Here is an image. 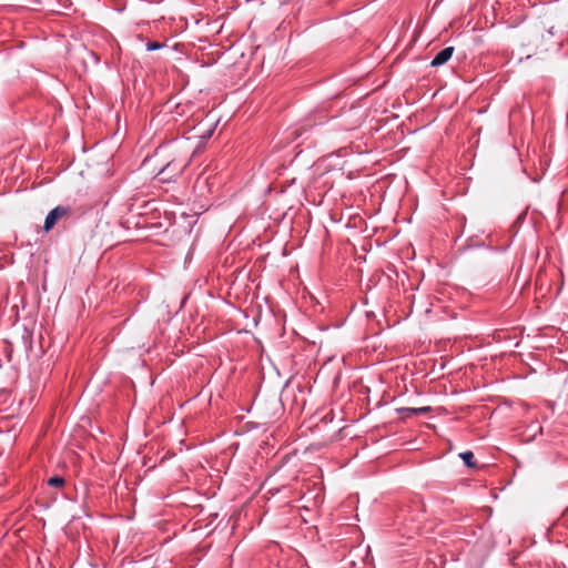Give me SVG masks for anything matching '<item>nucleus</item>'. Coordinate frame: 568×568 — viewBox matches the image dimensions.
Masks as SVG:
<instances>
[{"label":"nucleus","mask_w":568,"mask_h":568,"mask_svg":"<svg viewBox=\"0 0 568 568\" xmlns=\"http://www.w3.org/2000/svg\"><path fill=\"white\" fill-rule=\"evenodd\" d=\"M70 213H71V209L69 206H62V205L55 206L53 210H51L48 213V215L44 220V225H43L44 231L45 232L50 231L60 219L69 215Z\"/></svg>","instance_id":"obj_1"},{"label":"nucleus","mask_w":568,"mask_h":568,"mask_svg":"<svg viewBox=\"0 0 568 568\" xmlns=\"http://www.w3.org/2000/svg\"><path fill=\"white\" fill-rule=\"evenodd\" d=\"M183 166L181 164H176L175 162H169L160 172L159 175H163L161 178L162 181H166L174 176H178L182 172Z\"/></svg>","instance_id":"obj_2"},{"label":"nucleus","mask_w":568,"mask_h":568,"mask_svg":"<svg viewBox=\"0 0 568 568\" xmlns=\"http://www.w3.org/2000/svg\"><path fill=\"white\" fill-rule=\"evenodd\" d=\"M454 48L453 47H446L443 50H440L432 60L430 65L432 67H440L445 64L453 55Z\"/></svg>","instance_id":"obj_3"},{"label":"nucleus","mask_w":568,"mask_h":568,"mask_svg":"<svg viewBox=\"0 0 568 568\" xmlns=\"http://www.w3.org/2000/svg\"><path fill=\"white\" fill-rule=\"evenodd\" d=\"M459 456L467 467L475 466V462H474L475 456H474L473 452L466 450V452L460 453Z\"/></svg>","instance_id":"obj_4"},{"label":"nucleus","mask_w":568,"mask_h":568,"mask_svg":"<svg viewBox=\"0 0 568 568\" xmlns=\"http://www.w3.org/2000/svg\"><path fill=\"white\" fill-rule=\"evenodd\" d=\"M48 485L51 487H62L64 485V478L61 476H53L49 478Z\"/></svg>","instance_id":"obj_5"},{"label":"nucleus","mask_w":568,"mask_h":568,"mask_svg":"<svg viewBox=\"0 0 568 568\" xmlns=\"http://www.w3.org/2000/svg\"><path fill=\"white\" fill-rule=\"evenodd\" d=\"M164 44L163 43H160V42H156V41H149L146 43V50L148 51H154V50H159L161 48H163Z\"/></svg>","instance_id":"obj_6"},{"label":"nucleus","mask_w":568,"mask_h":568,"mask_svg":"<svg viewBox=\"0 0 568 568\" xmlns=\"http://www.w3.org/2000/svg\"><path fill=\"white\" fill-rule=\"evenodd\" d=\"M413 414H424L429 410V407L409 408Z\"/></svg>","instance_id":"obj_7"}]
</instances>
